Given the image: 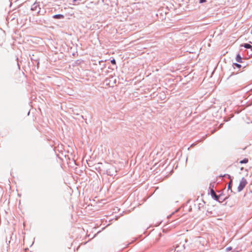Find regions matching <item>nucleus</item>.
I'll use <instances>...</instances> for the list:
<instances>
[{
    "label": "nucleus",
    "instance_id": "8",
    "mask_svg": "<svg viewBox=\"0 0 252 252\" xmlns=\"http://www.w3.org/2000/svg\"><path fill=\"white\" fill-rule=\"evenodd\" d=\"M232 182V179H231L230 181L229 182V184L228 185V189H230L231 188V184Z\"/></svg>",
    "mask_w": 252,
    "mask_h": 252
},
{
    "label": "nucleus",
    "instance_id": "4",
    "mask_svg": "<svg viewBox=\"0 0 252 252\" xmlns=\"http://www.w3.org/2000/svg\"><path fill=\"white\" fill-rule=\"evenodd\" d=\"M236 60L237 62H238L239 63H241L242 62V58H241V56L239 54H238L236 56Z\"/></svg>",
    "mask_w": 252,
    "mask_h": 252
},
{
    "label": "nucleus",
    "instance_id": "10",
    "mask_svg": "<svg viewBox=\"0 0 252 252\" xmlns=\"http://www.w3.org/2000/svg\"><path fill=\"white\" fill-rule=\"evenodd\" d=\"M206 1V0H199V2L200 3H203V2H205Z\"/></svg>",
    "mask_w": 252,
    "mask_h": 252
},
{
    "label": "nucleus",
    "instance_id": "11",
    "mask_svg": "<svg viewBox=\"0 0 252 252\" xmlns=\"http://www.w3.org/2000/svg\"><path fill=\"white\" fill-rule=\"evenodd\" d=\"M77 0H73V1H76Z\"/></svg>",
    "mask_w": 252,
    "mask_h": 252
},
{
    "label": "nucleus",
    "instance_id": "2",
    "mask_svg": "<svg viewBox=\"0 0 252 252\" xmlns=\"http://www.w3.org/2000/svg\"><path fill=\"white\" fill-rule=\"evenodd\" d=\"M211 195L213 197H214L216 200H218L219 197L217 195V194H216L215 191L213 189H211Z\"/></svg>",
    "mask_w": 252,
    "mask_h": 252
},
{
    "label": "nucleus",
    "instance_id": "6",
    "mask_svg": "<svg viewBox=\"0 0 252 252\" xmlns=\"http://www.w3.org/2000/svg\"><path fill=\"white\" fill-rule=\"evenodd\" d=\"M248 162V158H245L242 160H241L240 161V163H246Z\"/></svg>",
    "mask_w": 252,
    "mask_h": 252
},
{
    "label": "nucleus",
    "instance_id": "7",
    "mask_svg": "<svg viewBox=\"0 0 252 252\" xmlns=\"http://www.w3.org/2000/svg\"><path fill=\"white\" fill-rule=\"evenodd\" d=\"M234 65L237 67L238 68H240L241 65L240 64H238V63H234Z\"/></svg>",
    "mask_w": 252,
    "mask_h": 252
},
{
    "label": "nucleus",
    "instance_id": "5",
    "mask_svg": "<svg viewBox=\"0 0 252 252\" xmlns=\"http://www.w3.org/2000/svg\"><path fill=\"white\" fill-rule=\"evenodd\" d=\"M243 46L245 48H252V46L250 44H248V43H245Z\"/></svg>",
    "mask_w": 252,
    "mask_h": 252
},
{
    "label": "nucleus",
    "instance_id": "9",
    "mask_svg": "<svg viewBox=\"0 0 252 252\" xmlns=\"http://www.w3.org/2000/svg\"><path fill=\"white\" fill-rule=\"evenodd\" d=\"M111 63H112V64H116V62H115V60L114 59H113L111 61Z\"/></svg>",
    "mask_w": 252,
    "mask_h": 252
},
{
    "label": "nucleus",
    "instance_id": "3",
    "mask_svg": "<svg viewBox=\"0 0 252 252\" xmlns=\"http://www.w3.org/2000/svg\"><path fill=\"white\" fill-rule=\"evenodd\" d=\"M54 19H62L64 18V16L62 14L55 15L53 17Z\"/></svg>",
    "mask_w": 252,
    "mask_h": 252
},
{
    "label": "nucleus",
    "instance_id": "1",
    "mask_svg": "<svg viewBox=\"0 0 252 252\" xmlns=\"http://www.w3.org/2000/svg\"><path fill=\"white\" fill-rule=\"evenodd\" d=\"M248 182L246 179L245 178H242L241 180L240 181L239 185L237 188V190L239 192L241 191L244 188L246 187V186L247 185Z\"/></svg>",
    "mask_w": 252,
    "mask_h": 252
}]
</instances>
